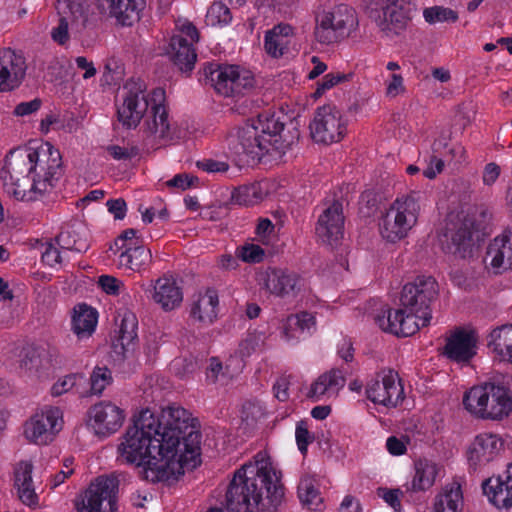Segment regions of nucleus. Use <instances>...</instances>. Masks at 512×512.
I'll use <instances>...</instances> for the list:
<instances>
[{"instance_id": "44", "label": "nucleus", "mask_w": 512, "mask_h": 512, "mask_svg": "<svg viewBox=\"0 0 512 512\" xmlns=\"http://www.w3.org/2000/svg\"><path fill=\"white\" fill-rule=\"evenodd\" d=\"M113 381L112 372L106 366H96L90 376L91 392L100 395Z\"/></svg>"}, {"instance_id": "28", "label": "nucleus", "mask_w": 512, "mask_h": 512, "mask_svg": "<svg viewBox=\"0 0 512 512\" xmlns=\"http://www.w3.org/2000/svg\"><path fill=\"white\" fill-rule=\"evenodd\" d=\"M487 258L498 273L512 270V234L505 231L497 236L487 247Z\"/></svg>"}, {"instance_id": "10", "label": "nucleus", "mask_w": 512, "mask_h": 512, "mask_svg": "<svg viewBox=\"0 0 512 512\" xmlns=\"http://www.w3.org/2000/svg\"><path fill=\"white\" fill-rule=\"evenodd\" d=\"M473 220L465 216V212H450L444 220V226L439 232L442 250L460 258L472 255L474 239L481 236L473 228Z\"/></svg>"}, {"instance_id": "52", "label": "nucleus", "mask_w": 512, "mask_h": 512, "mask_svg": "<svg viewBox=\"0 0 512 512\" xmlns=\"http://www.w3.org/2000/svg\"><path fill=\"white\" fill-rule=\"evenodd\" d=\"M20 367L25 370H32L41 364L40 354L37 349L24 348L20 354Z\"/></svg>"}, {"instance_id": "14", "label": "nucleus", "mask_w": 512, "mask_h": 512, "mask_svg": "<svg viewBox=\"0 0 512 512\" xmlns=\"http://www.w3.org/2000/svg\"><path fill=\"white\" fill-rule=\"evenodd\" d=\"M164 97V89L156 88L153 90L151 116L145 120L143 125L145 137L151 138L160 146L166 145L177 138L176 128L171 125L167 109L161 103Z\"/></svg>"}, {"instance_id": "59", "label": "nucleus", "mask_w": 512, "mask_h": 512, "mask_svg": "<svg viewBox=\"0 0 512 512\" xmlns=\"http://www.w3.org/2000/svg\"><path fill=\"white\" fill-rule=\"evenodd\" d=\"M42 105V100L40 98H35L28 102L19 103L15 109L14 114L17 116H26L30 115L40 109Z\"/></svg>"}, {"instance_id": "43", "label": "nucleus", "mask_w": 512, "mask_h": 512, "mask_svg": "<svg viewBox=\"0 0 512 512\" xmlns=\"http://www.w3.org/2000/svg\"><path fill=\"white\" fill-rule=\"evenodd\" d=\"M55 241L57 245L63 250L75 251L78 253L86 252L89 244L86 239L81 237L75 230H65L60 232Z\"/></svg>"}, {"instance_id": "62", "label": "nucleus", "mask_w": 512, "mask_h": 512, "mask_svg": "<svg viewBox=\"0 0 512 512\" xmlns=\"http://www.w3.org/2000/svg\"><path fill=\"white\" fill-rule=\"evenodd\" d=\"M444 168V162L435 154L431 155L428 167L423 171V175L428 179H433L441 173Z\"/></svg>"}, {"instance_id": "24", "label": "nucleus", "mask_w": 512, "mask_h": 512, "mask_svg": "<svg viewBox=\"0 0 512 512\" xmlns=\"http://www.w3.org/2000/svg\"><path fill=\"white\" fill-rule=\"evenodd\" d=\"M56 10L59 14V22L51 31V38L59 45H65L69 39V22L82 18V26L85 27L87 18L85 9L80 0H57Z\"/></svg>"}, {"instance_id": "47", "label": "nucleus", "mask_w": 512, "mask_h": 512, "mask_svg": "<svg viewBox=\"0 0 512 512\" xmlns=\"http://www.w3.org/2000/svg\"><path fill=\"white\" fill-rule=\"evenodd\" d=\"M384 197L380 192L375 190H366L360 197V210L366 216L373 215L382 203Z\"/></svg>"}, {"instance_id": "29", "label": "nucleus", "mask_w": 512, "mask_h": 512, "mask_svg": "<svg viewBox=\"0 0 512 512\" xmlns=\"http://www.w3.org/2000/svg\"><path fill=\"white\" fill-rule=\"evenodd\" d=\"M137 319L133 313H125L120 324L118 337L113 340L111 348L112 353L117 360H124L127 354L134 350L135 340H137Z\"/></svg>"}, {"instance_id": "3", "label": "nucleus", "mask_w": 512, "mask_h": 512, "mask_svg": "<svg viewBox=\"0 0 512 512\" xmlns=\"http://www.w3.org/2000/svg\"><path fill=\"white\" fill-rule=\"evenodd\" d=\"M149 409L142 410L139 416L133 418L120 439L117 447L119 459L127 464L143 468L144 477L151 482L176 480L184 474L179 461H173L169 455L158 450V430L153 428Z\"/></svg>"}, {"instance_id": "4", "label": "nucleus", "mask_w": 512, "mask_h": 512, "mask_svg": "<svg viewBox=\"0 0 512 512\" xmlns=\"http://www.w3.org/2000/svg\"><path fill=\"white\" fill-rule=\"evenodd\" d=\"M12 194L21 201H35L55 187L62 176L61 155L46 143L27 154L9 152L5 159Z\"/></svg>"}, {"instance_id": "38", "label": "nucleus", "mask_w": 512, "mask_h": 512, "mask_svg": "<svg viewBox=\"0 0 512 512\" xmlns=\"http://www.w3.org/2000/svg\"><path fill=\"white\" fill-rule=\"evenodd\" d=\"M463 505V494L458 481L445 485L443 492L436 496L434 512H458Z\"/></svg>"}, {"instance_id": "1", "label": "nucleus", "mask_w": 512, "mask_h": 512, "mask_svg": "<svg viewBox=\"0 0 512 512\" xmlns=\"http://www.w3.org/2000/svg\"><path fill=\"white\" fill-rule=\"evenodd\" d=\"M283 121L275 113L262 112L227 137L228 149L239 166L251 165L265 155L284 154L300 139L298 118Z\"/></svg>"}, {"instance_id": "23", "label": "nucleus", "mask_w": 512, "mask_h": 512, "mask_svg": "<svg viewBox=\"0 0 512 512\" xmlns=\"http://www.w3.org/2000/svg\"><path fill=\"white\" fill-rule=\"evenodd\" d=\"M25 58L11 49L0 50V92L19 87L26 75Z\"/></svg>"}, {"instance_id": "9", "label": "nucleus", "mask_w": 512, "mask_h": 512, "mask_svg": "<svg viewBox=\"0 0 512 512\" xmlns=\"http://www.w3.org/2000/svg\"><path fill=\"white\" fill-rule=\"evenodd\" d=\"M419 192L397 197L379 223L381 236L391 243L405 238L416 224L420 211Z\"/></svg>"}, {"instance_id": "55", "label": "nucleus", "mask_w": 512, "mask_h": 512, "mask_svg": "<svg viewBox=\"0 0 512 512\" xmlns=\"http://www.w3.org/2000/svg\"><path fill=\"white\" fill-rule=\"evenodd\" d=\"M106 151L115 160H128L138 155L139 150L137 147H131L130 149L120 147L118 145H109L106 147Z\"/></svg>"}, {"instance_id": "25", "label": "nucleus", "mask_w": 512, "mask_h": 512, "mask_svg": "<svg viewBox=\"0 0 512 512\" xmlns=\"http://www.w3.org/2000/svg\"><path fill=\"white\" fill-rule=\"evenodd\" d=\"M482 490L496 508H512V464L507 465L504 475L491 476L483 481Z\"/></svg>"}, {"instance_id": "42", "label": "nucleus", "mask_w": 512, "mask_h": 512, "mask_svg": "<svg viewBox=\"0 0 512 512\" xmlns=\"http://www.w3.org/2000/svg\"><path fill=\"white\" fill-rule=\"evenodd\" d=\"M262 200V192L259 184L242 185L231 193L230 201L239 206H252Z\"/></svg>"}, {"instance_id": "12", "label": "nucleus", "mask_w": 512, "mask_h": 512, "mask_svg": "<svg viewBox=\"0 0 512 512\" xmlns=\"http://www.w3.org/2000/svg\"><path fill=\"white\" fill-rule=\"evenodd\" d=\"M119 480L115 475L99 476L75 499L77 512H114Z\"/></svg>"}, {"instance_id": "2", "label": "nucleus", "mask_w": 512, "mask_h": 512, "mask_svg": "<svg viewBox=\"0 0 512 512\" xmlns=\"http://www.w3.org/2000/svg\"><path fill=\"white\" fill-rule=\"evenodd\" d=\"M284 487L269 463H246L236 472L226 491V510L207 512H278Z\"/></svg>"}, {"instance_id": "37", "label": "nucleus", "mask_w": 512, "mask_h": 512, "mask_svg": "<svg viewBox=\"0 0 512 512\" xmlns=\"http://www.w3.org/2000/svg\"><path fill=\"white\" fill-rule=\"evenodd\" d=\"M138 242H130L129 247H126V250L121 252L119 256L120 264L135 272L146 269L152 262L150 249L145 248Z\"/></svg>"}, {"instance_id": "11", "label": "nucleus", "mask_w": 512, "mask_h": 512, "mask_svg": "<svg viewBox=\"0 0 512 512\" xmlns=\"http://www.w3.org/2000/svg\"><path fill=\"white\" fill-rule=\"evenodd\" d=\"M206 84H210L217 93L225 97L245 95L254 87V77L250 71L239 66L209 63L204 67Z\"/></svg>"}, {"instance_id": "34", "label": "nucleus", "mask_w": 512, "mask_h": 512, "mask_svg": "<svg viewBox=\"0 0 512 512\" xmlns=\"http://www.w3.org/2000/svg\"><path fill=\"white\" fill-rule=\"evenodd\" d=\"M219 304L216 290L208 288L204 295L199 294L192 303L190 316L200 322L212 323L217 317Z\"/></svg>"}, {"instance_id": "56", "label": "nucleus", "mask_w": 512, "mask_h": 512, "mask_svg": "<svg viewBox=\"0 0 512 512\" xmlns=\"http://www.w3.org/2000/svg\"><path fill=\"white\" fill-rule=\"evenodd\" d=\"M264 251L259 245H246L242 248L241 258L248 263H259L262 261Z\"/></svg>"}, {"instance_id": "57", "label": "nucleus", "mask_w": 512, "mask_h": 512, "mask_svg": "<svg viewBox=\"0 0 512 512\" xmlns=\"http://www.w3.org/2000/svg\"><path fill=\"white\" fill-rule=\"evenodd\" d=\"M98 284L104 292L110 295H118L122 282L110 275H101Z\"/></svg>"}, {"instance_id": "54", "label": "nucleus", "mask_w": 512, "mask_h": 512, "mask_svg": "<svg viewBox=\"0 0 512 512\" xmlns=\"http://www.w3.org/2000/svg\"><path fill=\"white\" fill-rule=\"evenodd\" d=\"M198 181L199 179L196 176L187 173H181L175 175L172 179L168 180L166 182V185L168 187L179 188L184 191L193 186L194 183Z\"/></svg>"}, {"instance_id": "20", "label": "nucleus", "mask_w": 512, "mask_h": 512, "mask_svg": "<svg viewBox=\"0 0 512 512\" xmlns=\"http://www.w3.org/2000/svg\"><path fill=\"white\" fill-rule=\"evenodd\" d=\"M59 410L50 409L36 414L24 425V435L32 443L46 445L53 441L55 433L61 429Z\"/></svg>"}, {"instance_id": "6", "label": "nucleus", "mask_w": 512, "mask_h": 512, "mask_svg": "<svg viewBox=\"0 0 512 512\" xmlns=\"http://www.w3.org/2000/svg\"><path fill=\"white\" fill-rule=\"evenodd\" d=\"M438 296V284L431 276H418L404 285L400 308L377 315L375 322L385 332L407 337L427 326L432 318L430 305Z\"/></svg>"}, {"instance_id": "63", "label": "nucleus", "mask_w": 512, "mask_h": 512, "mask_svg": "<svg viewBox=\"0 0 512 512\" xmlns=\"http://www.w3.org/2000/svg\"><path fill=\"white\" fill-rule=\"evenodd\" d=\"M403 77L399 74H392L391 80L387 84L386 94L389 97H396L404 92Z\"/></svg>"}, {"instance_id": "19", "label": "nucleus", "mask_w": 512, "mask_h": 512, "mask_svg": "<svg viewBox=\"0 0 512 512\" xmlns=\"http://www.w3.org/2000/svg\"><path fill=\"white\" fill-rule=\"evenodd\" d=\"M478 336L474 330L456 328L446 338L441 354L457 363H468L476 355Z\"/></svg>"}, {"instance_id": "27", "label": "nucleus", "mask_w": 512, "mask_h": 512, "mask_svg": "<svg viewBox=\"0 0 512 512\" xmlns=\"http://www.w3.org/2000/svg\"><path fill=\"white\" fill-rule=\"evenodd\" d=\"M98 6L108 10L123 26H132L139 20V13L144 8L145 0H97Z\"/></svg>"}, {"instance_id": "58", "label": "nucleus", "mask_w": 512, "mask_h": 512, "mask_svg": "<svg viewBox=\"0 0 512 512\" xmlns=\"http://www.w3.org/2000/svg\"><path fill=\"white\" fill-rule=\"evenodd\" d=\"M353 74L329 73L326 74L320 83V90H329L340 82L349 81Z\"/></svg>"}, {"instance_id": "5", "label": "nucleus", "mask_w": 512, "mask_h": 512, "mask_svg": "<svg viewBox=\"0 0 512 512\" xmlns=\"http://www.w3.org/2000/svg\"><path fill=\"white\" fill-rule=\"evenodd\" d=\"M151 419L154 430H158L157 454L166 452L171 460L180 462L183 471L196 468L200 463L201 433L191 413L183 407L170 405L163 408L159 416L151 412Z\"/></svg>"}, {"instance_id": "61", "label": "nucleus", "mask_w": 512, "mask_h": 512, "mask_svg": "<svg viewBox=\"0 0 512 512\" xmlns=\"http://www.w3.org/2000/svg\"><path fill=\"white\" fill-rule=\"evenodd\" d=\"M108 211L114 215L117 220H122L127 211V205L123 198L110 199L106 203Z\"/></svg>"}, {"instance_id": "40", "label": "nucleus", "mask_w": 512, "mask_h": 512, "mask_svg": "<svg viewBox=\"0 0 512 512\" xmlns=\"http://www.w3.org/2000/svg\"><path fill=\"white\" fill-rule=\"evenodd\" d=\"M346 379L340 369L333 368L320 375L311 385L307 394L309 398L318 400L320 396L332 389H338L345 385Z\"/></svg>"}, {"instance_id": "15", "label": "nucleus", "mask_w": 512, "mask_h": 512, "mask_svg": "<svg viewBox=\"0 0 512 512\" xmlns=\"http://www.w3.org/2000/svg\"><path fill=\"white\" fill-rule=\"evenodd\" d=\"M309 128L312 139L323 144L338 142L346 133L340 111L331 105L317 108Z\"/></svg>"}, {"instance_id": "7", "label": "nucleus", "mask_w": 512, "mask_h": 512, "mask_svg": "<svg viewBox=\"0 0 512 512\" xmlns=\"http://www.w3.org/2000/svg\"><path fill=\"white\" fill-rule=\"evenodd\" d=\"M362 7L382 37L388 39L403 35L412 20L410 3L405 0H363Z\"/></svg>"}, {"instance_id": "16", "label": "nucleus", "mask_w": 512, "mask_h": 512, "mask_svg": "<svg viewBox=\"0 0 512 512\" xmlns=\"http://www.w3.org/2000/svg\"><path fill=\"white\" fill-rule=\"evenodd\" d=\"M398 374L394 370L382 371L366 386V396L374 404L386 407H397L404 400V389L400 381L396 383Z\"/></svg>"}, {"instance_id": "49", "label": "nucleus", "mask_w": 512, "mask_h": 512, "mask_svg": "<svg viewBox=\"0 0 512 512\" xmlns=\"http://www.w3.org/2000/svg\"><path fill=\"white\" fill-rule=\"evenodd\" d=\"M287 44L275 34V31H267L265 35L264 48L270 56L277 58L283 55L284 46Z\"/></svg>"}, {"instance_id": "33", "label": "nucleus", "mask_w": 512, "mask_h": 512, "mask_svg": "<svg viewBox=\"0 0 512 512\" xmlns=\"http://www.w3.org/2000/svg\"><path fill=\"white\" fill-rule=\"evenodd\" d=\"M33 465L29 462H21L15 470L14 486L17 488L19 499L27 506H36L38 496L35 493L32 482Z\"/></svg>"}, {"instance_id": "48", "label": "nucleus", "mask_w": 512, "mask_h": 512, "mask_svg": "<svg viewBox=\"0 0 512 512\" xmlns=\"http://www.w3.org/2000/svg\"><path fill=\"white\" fill-rule=\"evenodd\" d=\"M199 368V361L196 357L189 355L178 358L173 362L175 374L180 378H186L192 375Z\"/></svg>"}, {"instance_id": "60", "label": "nucleus", "mask_w": 512, "mask_h": 512, "mask_svg": "<svg viewBox=\"0 0 512 512\" xmlns=\"http://www.w3.org/2000/svg\"><path fill=\"white\" fill-rule=\"evenodd\" d=\"M197 167L209 173L226 172L229 165L226 162L217 161L213 159H205L197 162Z\"/></svg>"}, {"instance_id": "22", "label": "nucleus", "mask_w": 512, "mask_h": 512, "mask_svg": "<svg viewBox=\"0 0 512 512\" xmlns=\"http://www.w3.org/2000/svg\"><path fill=\"white\" fill-rule=\"evenodd\" d=\"M264 281L266 289L280 298H295L304 286L298 273L284 268H268Z\"/></svg>"}, {"instance_id": "30", "label": "nucleus", "mask_w": 512, "mask_h": 512, "mask_svg": "<svg viewBox=\"0 0 512 512\" xmlns=\"http://www.w3.org/2000/svg\"><path fill=\"white\" fill-rule=\"evenodd\" d=\"M168 54L181 72L189 73L194 69L197 54L183 35H173L169 42Z\"/></svg>"}, {"instance_id": "26", "label": "nucleus", "mask_w": 512, "mask_h": 512, "mask_svg": "<svg viewBox=\"0 0 512 512\" xmlns=\"http://www.w3.org/2000/svg\"><path fill=\"white\" fill-rule=\"evenodd\" d=\"M504 441L496 434L481 433L477 435L468 449V461L477 467L494 460L503 450Z\"/></svg>"}, {"instance_id": "13", "label": "nucleus", "mask_w": 512, "mask_h": 512, "mask_svg": "<svg viewBox=\"0 0 512 512\" xmlns=\"http://www.w3.org/2000/svg\"><path fill=\"white\" fill-rule=\"evenodd\" d=\"M315 37L321 44H331L348 35L358 25L356 12L345 4L324 12L317 18Z\"/></svg>"}, {"instance_id": "53", "label": "nucleus", "mask_w": 512, "mask_h": 512, "mask_svg": "<svg viewBox=\"0 0 512 512\" xmlns=\"http://www.w3.org/2000/svg\"><path fill=\"white\" fill-rule=\"evenodd\" d=\"M43 251L42 261L50 267L62 262L61 254L58 248H56L51 242H45L42 244Z\"/></svg>"}, {"instance_id": "21", "label": "nucleus", "mask_w": 512, "mask_h": 512, "mask_svg": "<svg viewBox=\"0 0 512 512\" xmlns=\"http://www.w3.org/2000/svg\"><path fill=\"white\" fill-rule=\"evenodd\" d=\"M316 234L321 241L331 247L338 244L344 234L343 206L339 201H334L320 214Z\"/></svg>"}, {"instance_id": "8", "label": "nucleus", "mask_w": 512, "mask_h": 512, "mask_svg": "<svg viewBox=\"0 0 512 512\" xmlns=\"http://www.w3.org/2000/svg\"><path fill=\"white\" fill-rule=\"evenodd\" d=\"M465 408L484 419H502L512 411V397L507 387L487 382L472 387L463 397Z\"/></svg>"}, {"instance_id": "64", "label": "nucleus", "mask_w": 512, "mask_h": 512, "mask_svg": "<svg viewBox=\"0 0 512 512\" xmlns=\"http://www.w3.org/2000/svg\"><path fill=\"white\" fill-rule=\"evenodd\" d=\"M501 172L500 166L494 162L488 163L484 167L483 171V183L485 185H492L499 177Z\"/></svg>"}, {"instance_id": "18", "label": "nucleus", "mask_w": 512, "mask_h": 512, "mask_svg": "<svg viewBox=\"0 0 512 512\" xmlns=\"http://www.w3.org/2000/svg\"><path fill=\"white\" fill-rule=\"evenodd\" d=\"M88 414L95 434L100 437H107L117 432L125 420L124 410L109 401L93 405Z\"/></svg>"}, {"instance_id": "41", "label": "nucleus", "mask_w": 512, "mask_h": 512, "mask_svg": "<svg viewBox=\"0 0 512 512\" xmlns=\"http://www.w3.org/2000/svg\"><path fill=\"white\" fill-rule=\"evenodd\" d=\"M465 216L473 220V228L481 238L490 233L493 219V212L490 207L485 204L475 205L465 213Z\"/></svg>"}, {"instance_id": "35", "label": "nucleus", "mask_w": 512, "mask_h": 512, "mask_svg": "<svg viewBox=\"0 0 512 512\" xmlns=\"http://www.w3.org/2000/svg\"><path fill=\"white\" fill-rule=\"evenodd\" d=\"M487 346L501 360L512 363V324L492 330L488 336Z\"/></svg>"}, {"instance_id": "31", "label": "nucleus", "mask_w": 512, "mask_h": 512, "mask_svg": "<svg viewBox=\"0 0 512 512\" xmlns=\"http://www.w3.org/2000/svg\"><path fill=\"white\" fill-rule=\"evenodd\" d=\"M153 299L163 310L171 311L180 306L183 293L174 279L162 277L156 281Z\"/></svg>"}, {"instance_id": "50", "label": "nucleus", "mask_w": 512, "mask_h": 512, "mask_svg": "<svg viewBox=\"0 0 512 512\" xmlns=\"http://www.w3.org/2000/svg\"><path fill=\"white\" fill-rule=\"evenodd\" d=\"M295 437L299 451L305 455L307 453L308 445L315 439L314 435L309 432L306 421L302 420L297 423Z\"/></svg>"}, {"instance_id": "46", "label": "nucleus", "mask_w": 512, "mask_h": 512, "mask_svg": "<svg viewBox=\"0 0 512 512\" xmlns=\"http://www.w3.org/2000/svg\"><path fill=\"white\" fill-rule=\"evenodd\" d=\"M264 343L263 334L257 331L249 332L247 336L239 343L235 352L241 359L252 355Z\"/></svg>"}, {"instance_id": "17", "label": "nucleus", "mask_w": 512, "mask_h": 512, "mask_svg": "<svg viewBox=\"0 0 512 512\" xmlns=\"http://www.w3.org/2000/svg\"><path fill=\"white\" fill-rule=\"evenodd\" d=\"M129 88L123 104L117 109L118 121L127 129L136 128L149 108V100L144 94L146 85L143 82L127 83Z\"/></svg>"}, {"instance_id": "51", "label": "nucleus", "mask_w": 512, "mask_h": 512, "mask_svg": "<svg viewBox=\"0 0 512 512\" xmlns=\"http://www.w3.org/2000/svg\"><path fill=\"white\" fill-rule=\"evenodd\" d=\"M84 379V376L82 374H69L64 376L62 379L58 380L56 383L53 384L51 388V393L53 396H60L63 393L68 392L70 389H72L77 379Z\"/></svg>"}, {"instance_id": "39", "label": "nucleus", "mask_w": 512, "mask_h": 512, "mask_svg": "<svg viewBox=\"0 0 512 512\" xmlns=\"http://www.w3.org/2000/svg\"><path fill=\"white\" fill-rule=\"evenodd\" d=\"M72 318V329L79 337L90 336L96 327L98 313L96 309L88 306L87 304H79L74 309Z\"/></svg>"}, {"instance_id": "45", "label": "nucleus", "mask_w": 512, "mask_h": 512, "mask_svg": "<svg viewBox=\"0 0 512 512\" xmlns=\"http://www.w3.org/2000/svg\"><path fill=\"white\" fill-rule=\"evenodd\" d=\"M423 17L429 24H435L437 22H456L458 14L456 11L446 8L443 6H433L425 8L423 11Z\"/></svg>"}, {"instance_id": "32", "label": "nucleus", "mask_w": 512, "mask_h": 512, "mask_svg": "<svg viewBox=\"0 0 512 512\" xmlns=\"http://www.w3.org/2000/svg\"><path fill=\"white\" fill-rule=\"evenodd\" d=\"M438 467L436 463L419 459L415 462V475L410 483L405 484L407 492H423L430 489L436 480Z\"/></svg>"}, {"instance_id": "36", "label": "nucleus", "mask_w": 512, "mask_h": 512, "mask_svg": "<svg viewBox=\"0 0 512 512\" xmlns=\"http://www.w3.org/2000/svg\"><path fill=\"white\" fill-rule=\"evenodd\" d=\"M298 498L307 509L311 511L321 510L323 507V498L319 491L318 480L311 475L301 477L297 487Z\"/></svg>"}]
</instances>
